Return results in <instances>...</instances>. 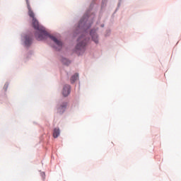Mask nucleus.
Listing matches in <instances>:
<instances>
[{
  "mask_svg": "<svg viewBox=\"0 0 181 181\" xmlns=\"http://www.w3.org/2000/svg\"><path fill=\"white\" fill-rule=\"evenodd\" d=\"M26 2L28 9V15L30 18H33V26L34 29L37 30V32L35 33V37L37 40H45V39H47L49 37L51 39V40L54 41L55 45H57V47H56V50H60V49H62V46H63L62 41L57 40L56 37L49 35V33L46 32L45 28L40 25V24H39V21H37L36 18H35V13H33V11H32V8H30L29 1L26 0Z\"/></svg>",
  "mask_w": 181,
  "mask_h": 181,
  "instance_id": "obj_1",
  "label": "nucleus"
},
{
  "mask_svg": "<svg viewBox=\"0 0 181 181\" xmlns=\"http://www.w3.org/2000/svg\"><path fill=\"white\" fill-rule=\"evenodd\" d=\"M88 42V38L86 37V35H82L78 39V44L76 45V50H81L84 52L86 45Z\"/></svg>",
  "mask_w": 181,
  "mask_h": 181,
  "instance_id": "obj_2",
  "label": "nucleus"
},
{
  "mask_svg": "<svg viewBox=\"0 0 181 181\" xmlns=\"http://www.w3.org/2000/svg\"><path fill=\"white\" fill-rule=\"evenodd\" d=\"M66 108H67V103H62L57 107V112H59V114H63V112L66 111Z\"/></svg>",
  "mask_w": 181,
  "mask_h": 181,
  "instance_id": "obj_3",
  "label": "nucleus"
},
{
  "mask_svg": "<svg viewBox=\"0 0 181 181\" xmlns=\"http://www.w3.org/2000/svg\"><path fill=\"white\" fill-rule=\"evenodd\" d=\"M71 87L70 85H65L62 90V95L64 97H67L70 94Z\"/></svg>",
  "mask_w": 181,
  "mask_h": 181,
  "instance_id": "obj_4",
  "label": "nucleus"
},
{
  "mask_svg": "<svg viewBox=\"0 0 181 181\" xmlns=\"http://www.w3.org/2000/svg\"><path fill=\"white\" fill-rule=\"evenodd\" d=\"M32 42H33L32 37H30L29 35L25 36V41H24L25 47H29V46H30V45H32Z\"/></svg>",
  "mask_w": 181,
  "mask_h": 181,
  "instance_id": "obj_5",
  "label": "nucleus"
},
{
  "mask_svg": "<svg viewBox=\"0 0 181 181\" xmlns=\"http://www.w3.org/2000/svg\"><path fill=\"white\" fill-rule=\"evenodd\" d=\"M90 36L92 37V40H93L95 43H98V36L97 35V33H95V30H92L90 31Z\"/></svg>",
  "mask_w": 181,
  "mask_h": 181,
  "instance_id": "obj_6",
  "label": "nucleus"
},
{
  "mask_svg": "<svg viewBox=\"0 0 181 181\" xmlns=\"http://www.w3.org/2000/svg\"><path fill=\"white\" fill-rule=\"evenodd\" d=\"M59 135H60V129L57 128L54 129V132H53L54 138H58Z\"/></svg>",
  "mask_w": 181,
  "mask_h": 181,
  "instance_id": "obj_7",
  "label": "nucleus"
},
{
  "mask_svg": "<svg viewBox=\"0 0 181 181\" xmlns=\"http://www.w3.org/2000/svg\"><path fill=\"white\" fill-rule=\"evenodd\" d=\"M78 80V74H75L71 77V83H73Z\"/></svg>",
  "mask_w": 181,
  "mask_h": 181,
  "instance_id": "obj_8",
  "label": "nucleus"
},
{
  "mask_svg": "<svg viewBox=\"0 0 181 181\" xmlns=\"http://www.w3.org/2000/svg\"><path fill=\"white\" fill-rule=\"evenodd\" d=\"M62 62L66 66H69V64H70V61H69L67 59H63Z\"/></svg>",
  "mask_w": 181,
  "mask_h": 181,
  "instance_id": "obj_9",
  "label": "nucleus"
},
{
  "mask_svg": "<svg viewBox=\"0 0 181 181\" xmlns=\"http://www.w3.org/2000/svg\"><path fill=\"white\" fill-rule=\"evenodd\" d=\"M8 87H9V83H6L4 84V91H7V90H8Z\"/></svg>",
  "mask_w": 181,
  "mask_h": 181,
  "instance_id": "obj_10",
  "label": "nucleus"
},
{
  "mask_svg": "<svg viewBox=\"0 0 181 181\" xmlns=\"http://www.w3.org/2000/svg\"><path fill=\"white\" fill-rule=\"evenodd\" d=\"M81 25H84V20H81L79 23L78 28H81Z\"/></svg>",
  "mask_w": 181,
  "mask_h": 181,
  "instance_id": "obj_11",
  "label": "nucleus"
}]
</instances>
